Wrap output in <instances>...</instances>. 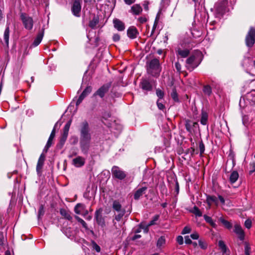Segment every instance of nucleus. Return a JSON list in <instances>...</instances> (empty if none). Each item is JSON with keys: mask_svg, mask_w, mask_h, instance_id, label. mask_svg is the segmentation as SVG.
I'll use <instances>...</instances> for the list:
<instances>
[{"mask_svg": "<svg viewBox=\"0 0 255 255\" xmlns=\"http://www.w3.org/2000/svg\"><path fill=\"white\" fill-rule=\"evenodd\" d=\"M80 133V147L83 153L87 154L90 147L92 139L91 129L89 123L84 120L79 127Z\"/></svg>", "mask_w": 255, "mask_h": 255, "instance_id": "1", "label": "nucleus"}, {"mask_svg": "<svg viewBox=\"0 0 255 255\" xmlns=\"http://www.w3.org/2000/svg\"><path fill=\"white\" fill-rule=\"evenodd\" d=\"M200 52H196L194 54L189 57L186 61V67L187 69L191 71L196 68L200 63L201 60L199 58Z\"/></svg>", "mask_w": 255, "mask_h": 255, "instance_id": "2", "label": "nucleus"}, {"mask_svg": "<svg viewBox=\"0 0 255 255\" xmlns=\"http://www.w3.org/2000/svg\"><path fill=\"white\" fill-rule=\"evenodd\" d=\"M228 1L220 0L216 2L214 7L216 17H220L228 11L227 8Z\"/></svg>", "mask_w": 255, "mask_h": 255, "instance_id": "3", "label": "nucleus"}, {"mask_svg": "<svg viewBox=\"0 0 255 255\" xmlns=\"http://www.w3.org/2000/svg\"><path fill=\"white\" fill-rule=\"evenodd\" d=\"M245 42L249 47H252L255 43V28L251 27L246 36Z\"/></svg>", "mask_w": 255, "mask_h": 255, "instance_id": "4", "label": "nucleus"}, {"mask_svg": "<svg viewBox=\"0 0 255 255\" xmlns=\"http://www.w3.org/2000/svg\"><path fill=\"white\" fill-rule=\"evenodd\" d=\"M71 122V120L69 121L65 125L63 128V131L60 137L59 142L58 143L59 146H60L61 147H62L64 145V144L65 143V141L67 140Z\"/></svg>", "mask_w": 255, "mask_h": 255, "instance_id": "5", "label": "nucleus"}, {"mask_svg": "<svg viewBox=\"0 0 255 255\" xmlns=\"http://www.w3.org/2000/svg\"><path fill=\"white\" fill-rule=\"evenodd\" d=\"M20 18L25 29L31 30L33 28V20L32 17L26 15L25 13H22Z\"/></svg>", "mask_w": 255, "mask_h": 255, "instance_id": "6", "label": "nucleus"}, {"mask_svg": "<svg viewBox=\"0 0 255 255\" xmlns=\"http://www.w3.org/2000/svg\"><path fill=\"white\" fill-rule=\"evenodd\" d=\"M111 86V84L110 83L104 84L94 93L93 96H99L103 98L105 94L109 91Z\"/></svg>", "mask_w": 255, "mask_h": 255, "instance_id": "7", "label": "nucleus"}, {"mask_svg": "<svg viewBox=\"0 0 255 255\" xmlns=\"http://www.w3.org/2000/svg\"><path fill=\"white\" fill-rule=\"evenodd\" d=\"M113 176L118 179L123 180L126 177L125 172L118 166H114L111 170Z\"/></svg>", "mask_w": 255, "mask_h": 255, "instance_id": "8", "label": "nucleus"}, {"mask_svg": "<svg viewBox=\"0 0 255 255\" xmlns=\"http://www.w3.org/2000/svg\"><path fill=\"white\" fill-rule=\"evenodd\" d=\"M103 209L100 208L96 210L95 213V218L97 223L101 227L105 226V219L102 216Z\"/></svg>", "mask_w": 255, "mask_h": 255, "instance_id": "9", "label": "nucleus"}, {"mask_svg": "<svg viewBox=\"0 0 255 255\" xmlns=\"http://www.w3.org/2000/svg\"><path fill=\"white\" fill-rule=\"evenodd\" d=\"M81 10V0H75L71 8L73 14L77 17H79Z\"/></svg>", "mask_w": 255, "mask_h": 255, "instance_id": "10", "label": "nucleus"}, {"mask_svg": "<svg viewBox=\"0 0 255 255\" xmlns=\"http://www.w3.org/2000/svg\"><path fill=\"white\" fill-rule=\"evenodd\" d=\"M149 70L155 71L156 72H160L159 61L157 59H153L151 60L149 64Z\"/></svg>", "mask_w": 255, "mask_h": 255, "instance_id": "11", "label": "nucleus"}, {"mask_svg": "<svg viewBox=\"0 0 255 255\" xmlns=\"http://www.w3.org/2000/svg\"><path fill=\"white\" fill-rule=\"evenodd\" d=\"M46 155L45 153H42L38 159L37 165H36V171L38 174H39L41 172L43 166L44 165V161L45 160Z\"/></svg>", "mask_w": 255, "mask_h": 255, "instance_id": "12", "label": "nucleus"}, {"mask_svg": "<svg viewBox=\"0 0 255 255\" xmlns=\"http://www.w3.org/2000/svg\"><path fill=\"white\" fill-rule=\"evenodd\" d=\"M234 232L237 234L239 239L243 241L245 238V233L239 224H236L234 227Z\"/></svg>", "mask_w": 255, "mask_h": 255, "instance_id": "13", "label": "nucleus"}, {"mask_svg": "<svg viewBox=\"0 0 255 255\" xmlns=\"http://www.w3.org/2000/svg\"><path fill=\"white\" fill-rule=\"evenodd\" d=\"M113 24L114 27L119 31H122L125 29V23L118 18L114 19Z\"/></svg>", "mask_w": 255, "mask_h": 255, "instance_id": "14", "label": "nucleus"}, {"mask_svg": "<svg viewBox=\"0 0 255 255\" xmlns=\"http://www.w3.org/2000/svg\"><path fill=\"white\" fill-rule=\"evenodd\" d=\"M140 88L144 91H150L152 89L151 83L147 79H142L140 83Z\"/></svg>", "mask_w": 255, "mask_h": 255, "instance_id": "15", "label": "nucleus"}, {"mask_svg": "<svg viewBox=\"0 0 255 255\" xmlns=\"http://www.w3.org/2000/svg\"><path fill=\"white\" fill-rule=\"evenodd\" d=\"M44 30H45L44 28L42 27L41 30L38 32V33L36 38L34 39V41L32 44L34 46H38L41 42L42 38L43 37V36H44Z\"/></svg>", "mask_w": 255, "mask_h": 255, "instance_id": "16", "label": "nucleus"}, {"mask_svg": "<svg viewBox=\"0 0 255 255\" xmlns=\"http://www.w3.org/2000/svg\"><path fill=\"white\" fill-rule=\"evenodd\" d=\"M138 32L134 26L129 27L127 30V35L131 39H134L137 37Z\"/></svg>", "mask_w": 255, "mask_h": 255, "instance_id": "17", "label": "nucleus"}, {"mask_svg": "<svg viewBox=\"0 0 255 255\" xmlns=\"http://www.w3.org/2000/svg\"><path fill=\"white\" fill-rule=\"evenodd\" d=\"M112 208L115 212H121L126 209L122 207V206L119 200H115L113 202Z\"/></svg>", "mask_w": 255, "mask_h": 255, "instance_id": "18", "label": "nucleus"}, {"mask_svg": "<svg viewBox=\"0 0 255 255\" xmlns=\"http://www.w3.org/2000/svg\"><path fill=\"white\" fill-rule=\"evenodd\" d=\"M142 11V8L141 6L138 4H135L133 5L129 11L130 12L134 15H139Z\"/></svg>", "mask_w": 255, "mask_h": 255, "instance_id": "19", "label": "nucleus"}, {"mask_svg": "<svg viewBox=\"0 0 255 255\" xmlns=\"http://www.w3.org/2000/svg\"><path fill=\"white\" fill-rule=\"evenodd\" d=\"M176 53L177 56H180L181 58H186L189 55L190 51L187 49H182L180 48H178L176 50Z\"/></svg>", "mask_w": 255, "mask_h": 255, "instance_id": "20", "label": "nucleus"}, {"mask_svg": "<svg viewBox=\"0 0 255 255\" xmlns=\"http://www.w3.org/2000/svg\"><path fill=\"white\" fill-rule=\"evenodd\" d=\"M72 162L73 164L77 167H80L83 166L85 162V159L81 156H78L74 158Z\"/></svg>", "mask_w": 255, "mask_h": 255, "instance_id": "21", "label": "nucleus"}, {"mask_svg": "<svg viewBox=\"0 0 255 255\" xmlns=\"http://www.w3.org/2000/svg\"><path fill=\"white\" fill-rule=\"evenodd\" d=\"M206 202L208 205V209H210L212 203H214L216 205L218 204V199L215 196H207Z\"/></svg>", "mask_w": 255, "mask_h": 255, "instance_id": "22", "label": "nucleus"}, {"mask_svg": "<svg viewBox=\"0 0 255 255\" xmlns=\"http://www.w3.org/2000/svg\"><path fill=\"white\" fill-rule=\"evenodd\" d=\"M146 189L147 187H143L138 189L134 194V199L135 200H138L139 198L145 193Z\"/></svg>", "mask_w": 255, "mask_h": 255, "instance_id": "23", "label": "nucleus"}, {"mask_svg": "<svg viewBox=\"0 0 255 255\" xmlns=\"http://www.w3.org/2000/svg\"><path fill=\"white\" fill-rule=\"evenodd\" d=\"M60 213L65 219L69 221H71L72 220V217L71 216L70 211L64 209H61L60 210Z\"/></svg>", "mask_w": 255, "mask_h": 255, "instance_id": "24", "label": "nucleus"}, {"mask_svg": "<svg viewBox=\"0 0 255 255\" xmlns=\"http://www.w3.org/2000/svg\"><path fill=\"white\" fill-rule=\"evenodd\" d=\"M239 173L237 171H233L230 175L229 181L231 184H234L238 179Z\"/></svg>", "mask_w": 255, "mask_h": 255, "instance_id": "25", "label": "nucleus"}, {"mask_svg": "<svg viewBox=\"0 0 255 255\" xmlns=\"http://www.w3.org/2000/svg\"><path fill=\"white\" fill-rule=\"evenodd\" d=\"M85 209V206L82 203H78L75 206L74 211L77 214H81Z\"/></svg>", "mask_w": 255, "mask_h": 255, "instance_id": "26", "label": "nucleus"}, {"mask_svg": "<svg viewBox=\"0 0 255 255\" xmlns=\"http://www.w3.org/2000/svg\"><path fill=\"white\" fill-rule=\"evenodd\" d=\"M208 113L205 111L202 110L201 113V118L200 120V123L203 125H206L208 122Z\"/></svg>", "mask_w": 255, "mask_h": 255, "instance_id": "27", "label": "nucleus"}, {"mask_svg": "<svg viewBox=\"0 0 255 255\" xmlns=\"http://www.w3.org/2000/svg\"><path fill=\"white\" fill-rule=\"evenodd\" d=\"M9 24H6V27L4 30V34H3V38L5 42V44L8 46V41H9Z\"/></svg>", "mask_w": 255, "mask_h": 255, "instance_id": "28", "label": "nucleus"}, {"mask_svg": "<svg viewBox=\"0 0 255 255\" xmlns=\"http://www.w3.org/2000/svg\"><path fill=\"white\" fill-rule=\"evenodd\" d=\"M57 123H56L53 128V129H52L51 132V134L50 135V136L48 139V141L47 142V146L50 145H51L52 144V141L53 140V139L54 138V137H55V128L57 126Z\"/></svg>", "mask_w": 255, "mask_h": 255, "instance_id": "29", "label": "nucleus"}, {"mask_svg": "<svg viewBox=\"0 0 255 255\" xmlns=\"http://www.w3.org/2000/svg\"><path fill=\"white\" fill-rule=\"evenodd\" d=\"M99 22V18L98 16H94L93 19L89 22V26L92 28H94Z\"/></svg>", "mask_w": 255, "mask_h": 255, "instance_id": "30", "label": "nucleus"}, {"mask_svg": "<svg viewBox=\"0 0 255 255\" xmlns=\"http://www.w3.org/2000/svg\"><path fill=\"white\" fill-rule=\"evenodd\" d=\"M219 221L223 224V225L227 229H230L232 228V224L230 222L224 219L223 217H220L219 218Z\"/></svg>", "mask_w": 255, "mask_h": 255, "instance_id": "31", "label": "nucleus"}, {"mask_svg": "<svg viewBox=\"0 0 255 255\" xmlns=\"http://www.w3.org/2000/svg\"><path fill=\"white\" fill-rule=\"evenodd\" d=\"M203 217H204L205 220L206 221V222L207 223H209L212 227H213L214 228L216 227V224L213 221L211 217H210L206 215H204Z\"/></svg>", "mask_w": 255, "mask_h": 255, "instance_id": "32", "label": "nucleus"}, {"mask_svg": "<svg viewBox=\"0 0 255 255\" xmlns=\"http://www.w3.org/2000/svg\"><path fill=\"white\" fill-rule=\"evenodd\" d=\"M218 246L223 254H225L227 252V248L225 243L223 241L220 240L219 241Z\"/></svg>", "mask_w": 255, "mask_h": 255, "instance_id": "33", "label": "nucleus"}, {"mask_svg": "<svg viewBox=\"0 0 255 255\" xmlns=\"http://www.w3.org/2000/svg\"><path fill=\"white\" fill-rule=\"evenodd\" d=\"M118 214L115 215V219L117 221H120L126 213V210L121 212H117Z\"/></svg>", "mask_w": 255, "mask_h": 255, "instance_id": "34", "label": "nucleus"}, {"mask_svg": "<svg viewBox=\"0 0 255 255\" xmlns=\"http://www.w3.org/2000/svg\"><path fill=\"white\" fill-rule=\"evenodd\" d=\"M185 128L186 130L189 132H191L192 128V123L189 120L185 121Z\"/></svg>", "mask_w": 255, "mask_h": 255, "instance_id": "35", "label": "nucleus"}, {"mask_svg": "<svg viewBox=\"0 0 255 255\" xmlns=\"http://www.w3.org/2000/svg\"><path fill=\"white\" fill-rule=\"evenodd\" d=\"M205 94L210 96L212 94V89L209 85L204 86L203 89Z\"/></svg>", "mask_w": 255, "mask_h": 255, "instance_id": "36", "label": "nucleus"}, {"mask_svg": "<svg viewBox=\"0 0 255 255\" xmlns=\"http://www.w3.org/2000/svg\"><path fill=\"white\" fill-rule=\"evenodd\" d=\"M191 33L193 37L197 38L201 36L202 32L196 29H193L191 31Z\"/></svg>", "mask_w": 255, "mask_h": 255, "instance_id": "37", "label": "nucleus"}, {"mask_svg": "<svg viewBox=\"0 0 255 255\" xmlns=\"http://www.w3.org/2000/svg\"><path fill=\"white\" fill-rule=\"evenodd\" d=\"M171 97L175 102H178V94L175 89H173L171 93Z\"/></svg>", "mask_w": 255, "mask_h": 255, "instance_id": "38", "label": "nucleus"}, {"mask_svg": "<svg viewBox=\"0 0 255 255\" xmlns=\"http://www.w3.org/2000/svg\"><path fill=\"white\" fill-rule=\"evenodd\" d=\"M156 94L157 96L159 98L158 99L161 100V99H162L163 98L164 96V93L162 90H161L159 89H156Z\"/></svg>", "mask_w": 255, "mask_h": 255, "instance_id": "39", "label": "nucleus"}, {"mask_svg": "<svg viewBox=\"0 0 255 255\" xmlns=\"http://www.w3.org/2000/svg\"><path fill=\"white\" fill-rule=\"evenodd\" d=\"M193 213L198 217H201L202 216V213L199 210V209L196 207L194 206L193 209Z\"/></svg>", "mask_w": 255, "mask_h": 255, "instance_id": "40", "label": "nucleus"}, {"mask_svg": "<svg viewBox=\"0 0 255 255\" xmlns=\"http://www.w3.org/2000/svg\"><path fill=\"white\" fill-rule=\"evenodd\" d=\"M165 243V240L164 237H160L157 242V246L158 247H161Z\"/></svg>", "mask_w": 255, "mask_h": 255, "instance_id": "41", "label": "nucleus"}, {"mask_svg": "<svg viewBox=\"0 0 255 255\" xmlns=\"http://www.w3.org/2000/svg\"><path fill=\"white\" fill-rule=\"evenodd\" d=\"M198 243H199V245L200 246V247L202 249H203V250H205L207 248V243L202 240H199L198 241Z\"/></svg>", "mask_w": 255, "mask_h": 255, "instance_id": "42", "label": "nucleus"}, {"mask_svg": "<svg viewBox=\"0 0 255 255\" xmlns=\"http://www.w3.org/2000/svg\"><path fill=\"white\" fill-rule=\"evenodd\" d=\"M75 218L78 221V222L80 223L82 226L86 229H88L87 225L86 223L81 218H80L78 216H75Z\"/></svg>", "mask_w": 255, "mask_h": 255, "instance_id": "43", "label": "nucleus"}, {"mask_svg": "<svg viewBox=\"0 0 255 255\" xmlns=\"http://www.w3.org/2000/svg\"><path fill=\"white\" fill-rule=\"evenodd\" d=\"M245 255H250V252H251V247H250L249 244L246 242L245 243Z\"/></svg>", "mask_w": 255, "mask_h": 255, "instance_id": "44", "label": "nucleus"}, {"mask_svg": "<svg viewBox=\"0 0 255 255\" xmlns=\"http://www.w3.org/2000/svg\"><path fill=\"white\" fill-rule=\"evenodd\" d=\"M69 141L71 144L75 145L78 142V138L76 136L73 135L70 137Z\"/></svg>", "mask_w": 255, "mask_h": 255, "instance_id": "45", "label": "nucleus"}, {"mask_svg": "<svg viewBox=\"0 0 255 255\" xmlns=\"http://www.w3.org/2000/svg\"><path fill=\"white\" fill-rule=\"evenodd\" d=\"M91 91L92 87L91 86H88L85 89L82 94L87 97L91 92Z\"/></svg>", "mask_w": 255, "mask_h": 255, "instance_id": "46", "label": "nucleus"}, {"mask_svg": "<svg viewBox=\"0 0 255 255\" xmlns=\"http://www.w3.org/2000/svg\"><path fill=\"white\" fill-rule=\"evenodd\" d=\"M159 218V216L158 215H155L153 218V219L150 221L149 223L148 224V226H151L152 225H153L155 224V222L157 221Z\"/></svg>", "mask_w": 255, "mask_h": 255, "instance_id": "47", "label": "nucleus"}, {"mask_svg": "<svg viewBox=\"0 0 255 255\" xmlns=\"http://www.w3.org/2000/svg\"><path fill=\"white\" fill-rule=\"evenodd\" d=\"M160 100L158 99L156 102V104L158 108L160 110H163L165 109V106L163 104V103L160 102Z\"/></svg>", "mask_w": 255, "mask_h": 255, "instance_id": "48", "label": "nucleus"}, {"mask_svg": "<svg viewBox=\"0 0 255 255\" xmlns=\"http://www.w3.org/2000/svg\"><path fill=\"white\" fill-rule=\"evenodd\" d=\"M86 97V96L81 94L76 103V106L78 107Z\"/></svg>", "mask_w": 255, "mask_h": 255, "instance_id": "49", "label": "nucleus"}, {"mask_svg": "<svg viewBox=\"0 0 255 255\" xmlns=\"http://www.w3.org/2000/svg\"><path fill=\"white\" fill-rule=\"evenodd\" d=\"M86 97V96L81 94L76 103V106L78 107Z\"/></svg>", "mask_w": 255, "mask_h": 255, "instance_id": "50", "label": "nucleus"}, {"mask_svg": "<svg viewBox=\"0 0 255 255\" xmlns=\"http://www.w3.org/2000/svg\"><path fill=\"white\" fill-rule=\"evenodd\" d=\"M44 207L42 205H41L38 210V218L42 216L44 214Z\"/></svg>", "mask_w": 255, "mask_h": 255, "instance_id": "51", "label": "nucleus"}, {"mask_svg": "<svg viewBox=\"0 0 255 255\" xmlns=\"http://www.w3.org/2000/svg\"><path fill=\"white\" fill-rule=\"evenodd\" d=\"M191 231V229L189 227L186 226L183 228V229L181 232V234L183 235H184L186 234H188V233H190Z\"/></svg>", "mask_w": 255, "mask_h": 255, "instance_id": "52", "label": "nucleus"}, {"mask_svg": "<svg viewBox=\"0 0 255 255\" xmlns=\"http://www.w3.org/2000/svg\"><path fill=\"white\" fill-rule=\"evenodd\" d=\"M199 149L200 155H201L205 151V146L203 142L201 141L199 143Z\"/></svg>", "mask_w": 255, "mask_h": 255, "instance_id": "53", "label": "nucleus"}, {"mask_svg": "<svg viewBox=\"0 0 255 255\" xmlns=\"http://www.w3.org/2000/svg\"><path fill=\"white\" fill-rule=\"evenodd\" d=\"M252 221L250 219H247L245 222V226L248 229H250L252 227Z\"/></svg>", "mask_w": 255, "mask_h": 255, "instance_id": "54", "label": "nucleus"}, {"mask_svg": "<svg viewBox=\"0 0 255 255\" xmlns=\"http://www.w3.org/2000/svg\"><path fill=\"white\" fill-rule=\"evenodd\" d=\"M137 20L142 24L147 21V18L145 16H140L138 18Z\"/></svg>", "mask_w": 255, "mask_h": 255, "instance_id": "55", "label": "nucleus"}, {"mask_svg": "<svg viewBox=\"0 0 255 255\" xmlns=\"http://www.w3.org/2000/svg\"><path fill=\"white\" fill-rule=\"evenodd\" d=\"M175 68L178 72H181V65L179 62H176L175 64Z\"/></svg>", "mask_w": 255, "mask_h": 255, "instance_id": "56", "label": "nucleus"}, {"mask_svg": "<svg viewBox=\"0 0 255 255\" xmlns=\"http://www.w3.org/2000/svg\"><path fill=\"white\" fill-rule=\"evenodd\" d=\"M113 40L115 42L119 41L120 40V35L118 33L114 34L113 36Z\"/></svg>", "mask_w": 255, "mask_h": 255, "instance_id": "57", "label": "nucleus"}, {"mask_svg": "<svg viewBox=\"0 0 255 255\" xmlns=\"http://www.w3.org/2000/svg\"><path fill=\"white\" fill-rule=\"evenodd\" d=\"M190 237L193 240H197L199 237V234L195 232L190 235Z\"/></svg>", "mask_w": 255, "mask_h": 255, "instance_id": "58", "label": "nucleus"}, {"mask_svg": "<svg viewBox=\"0 0 255 255\" xmlns=\"http://www.w3.org/2000/svg\"><path fill=\"white\" fill-rule=\"evenodd\" d=\"M177 242L179 245H182L183 244V238L181 236H178L177 237Z\"/></svg>", "mask_w": 255, "mask_h": 255, "instance_id": "59", "label": "nucleus"}, {"mask_svg": "<svg viewBox=\"0 0 255 255\" xmlns=\"http://www.w3.org/2000/svg\"><path fill=\"white\" fill-rule=\"evenodd\" d=\"M93 248L97 252H100L101 251V248L99 246H98L96 243L94 242L93 244Z\"/></svg>", "mask_w": 255, "mask_h": 255, "instance_id": "60", "label": "nucleus"}, {"mask_svg": "<svg viewBox=\"0 0 255 255\" xmlns=\"http://www.w3.org/2000/svg\"><path fill=\"white\" fill-rule=\"evenodd\" d=\"M185 243L186 244H191V243H192V241L190 239L189 236H186L185 237Z\"/></svg>", "mask_w": 255, "mask_h": 255, "instance_id": "61", "label": "nucleus"}, {"mask_svg": "<svg viewBox=\"0 0 255 255\" xmlns=\"http://www.w3.org/2000/svg\"><path fill=\"white\" fill-rule=\"evenodd\" d=\"M142 229H143V225L142 224H140L139 225V228L134 231L135 233L137 234L140 233Z\"/></svg>", "mask_w": 255, "mask_h": 255, "instance_id": "62", "label": "nucleus"}, {"mask_svg": "<svg viewBox=\"0 0 255 255\" xmlns=\"http://www.w3.org/2000/svg\"><path fill=\"white\" fill-rule=\"evenodd\" d=\"M135 1V0H124L125 2L128 5H130L131 4L133 3Z\"/></svg>", "mask_w": 255, "mask_h": 255, "instance_id": "63", "label": "nucleus"}, {"mask_svg": "<svg viewBox=\"0 0 255 255\" xmlns=\"http://www.w3.org/2000/svg\"><path fill=\"white\" fill-rule=\"evenodd\" d=\"M179 191V185L177 181L175 183V191L177 194H178Z\"/></svg>", "mask_w": 255, "mask_h": 255, "instance_id": "64", "label": "nucleus"}]
</instances>
